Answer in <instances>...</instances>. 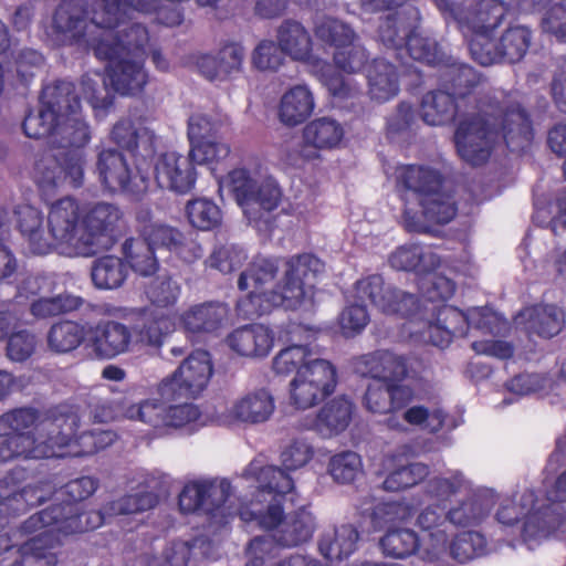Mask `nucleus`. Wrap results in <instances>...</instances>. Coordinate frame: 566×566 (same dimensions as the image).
<instances>
[{"instance_id": "nucleus-1", "label": "nucleus", "mask_w": 566, "mask_h": 566, "mask_svg": "<svg viewBox=\"0 0 566 566\" xmlns=\"http://www.w3.org/2000/svg\"><path fill=\"white\" fill-rule=\"evenodd\" d=\"M401 181L406 188L402 224L407 231L427 233L428 223L444 224L454 218L455 203L442 189L437 170L411 166L402 172Z\"/></svg>"}, {"instance_id": "nucleus-2", "label": "nucleus", "mask_w": 566, "mask_h": 566, "mask_svg": "<svg viewBox=\"0 0 566 566\" xmlns=\"http://www.w3.org/2000/svg\"><path fill=\"white\" fill-rule=\"evenodd\" d=\"M281 503L268 504L265 509L251 502L250 507L240 511L244 522H256L261 527L273 530V541L282 547H296L308 542L315 530V518L305 507L283 516Z\"/></svg>"}, {"instance_id": "nucleus-3", "label": "nucleus", "mask_w": 566, "mask_h": 566, "mask_svg": "<svg viewBox=\"0 0 566 566\" xmlns=\"http://www.w3.org/2000/svg\"><path fill=\"white\" fill-rule=\"evenodd\" d=\"M227 186L249 223L260 228L271 221V212L281 199V190L273 180H260L256 172L235 168L228 174Z\"/></svg>"}, {"instance_id": "nucleus-4", "label": "nucleus", "mask_w": 566, "mask_h": 566, "mask_svg": "<svg viewBox=\"0 0 566 566\" xmlns=\"http://www.w3.org/2000/svg\"><path fill=\"white\" fill-rule=\"evenodd\" d=\"M496 118L489 112L488 105L481 102L478 112L460 119L453 135L459 157L472 167L488 163L495 144L500 139Z\"/></svg>"}, {"instance_id": "nucleus-5", "label": "nucleus", "mask_w": 566, "mask_h": 566, "mask_svg": "<svg viewBox=\"0 0 566 566\" xmlns=\"http://www.w3.org/2000/svg\"><path fill=\"white\" fill-rule=\"evenodd\" d=\"M279 270L280 260L274 258L259 255L248 264L238 279L239 290L249 291L248 297L238 303L240 311L248 316H261L276 306L268 293L280 291L275 282Z\"/></svg>"}, {"instance_id": "nucleus-6", "label": "nucleus", "mask_w": 566, "mask_h": 566, "mask_svg": "<svg viewBox=\"0 0 566 566\" xmlns=\"http://www.w3.org/2000/svg\"><path fill=\"white\" fill-rule=\"evenodd\" d=\"M324 263L313 254L304 253L285 262L280 291L268 293L270 301L286 310L297 308L313 289L316 277L324 272Z\"/></svg>"}, {"instance_id": "nucleus-7", "label": "nucleus", "mask_w": 566, "mask_h": 566, "mask_svg": "<svg viewBox=\"0 0 566 566\" xmlns=\"http://www.w3.org/2000/svg\"><path fill=\"white\" fill-rule=\"evenodd\" d=\"M213 369L206 350L191 353L169 377L157 386V392L165 401L193 399L207 387Z\"/></svg>"}, {"instance_id": "nucleus-8", "label": "nucleus", "mask_w": 566, "mask_h": 566, "mask_svg": "<svg viewBox=\"0 0 566 566\" xmlns=\"http://www.w3.org/2000/svg\"><path fill=\"white\" fill-rule=\"evenodd\" d=\"M489 112L496 118L500 138L512 153L526 149L533 138L532 122L521 95L511 93L488 102Z\"/></svg>"}, {"instance_id": "nucleus-9", "label": "nucleus", "mask_w": 566, "mask_h": 566, "mask_svg": "<svg viewBox=\"0 0 566 566\" xmlns=\"http://www.w3.org/2000/svg\"><path fill=\"white\" fill-rule=\"evenodd\" d=\"M83 223L85 232L77 238L76 253L95 255L114 244L123 223V212L114 203L97 202L86 212Z\"/></svg>"}, {"instance_id": "nucleus-10", "label": "nucleus", "mask_w": 566, "mask_h": 566, "mask_svg": "<svg viewBox=\"0 0 566 566\" xmlns=\"http://www.w3.org/2000/svg\"><path fill=\"white\" fill-rule=\"evenodd\" d=\"M336 384V369L328 360L311 359L290 384L291 401L298 409L311 408L332 395Z\"/></svg>"}, {"instance_id": "nucleus-11", "label": "nucleus", "mask_w": 566, "mask_h": 566, "mask_svg": "<svg viewBox=\"0 0 566 566\" xmlns=\"http://www.w3.org/2000/svg\"><path fill=\"white\" fill-rule=\"evenodd\" d=\"M80 423L76 411L66 405L50 409L39 424L38 437L29 454L32 458H51L55 455L54 448H63L71 443Z\"/></svg>"}, {"instance_id": "nucleus-12", "label": "nucleus", "mask_w": 566, "mask_h": 566, "mask_svg": "<svg viewBox=\"0 0 566 566\" xmlns=\"http://www.w3.org/2000/svg\"><path fill=\"white\" fill-rule=\"evenodd\" d=\"M353 368L361 377H369L388 385L419 379L415 360L388 349H378L355 358Z\"/></svg>"}, {"instance_id": "nucleus-13", "label": "nucleus", "mask_w": 566, "mask_h": 566, "mask_svg": "<svg viewBox=\"0 0 566 566\" xmlns=\"http://www.w3.org/2000/svg\"><path fill=\"white\" fill-rule=\"evenodd\" d=\"M231 485L227 480H213L187 484L179 494L180 510L187 513L202 512L212 517L224 518L238 514L240 507L232 512L226 503L230 496ZM247 506H244L245 509Z\"/></svg>"}, {"instance_id": "nucleus-14", "label": "nucleus", "mask_w": 566, "mask_h": 566, "mask_svg": "<svg viewBox=\"0 0 566 566\" xmlns=\"http://www.w3.org/2000/svg\"><path fill=\"white\" fill-rule=\"evenodd\" d=\"M125 416L132 420H139L154 429H178L196 421L200 411L192 403L167 406L156 399H147L137 405L129 406Z\"/></svg>"}, {"instance_id": "nucleus-15", "label": "nucleus", "mask_w": 566, "mask_h": 566, "mask_svg": "<svg viewBox=\"0 0 566 566\" xmlns=\"http://www.w3.org/2000/svg\"><path fill=\"white\" fill-rule=\"evenodd\" d=\"M96 171L102 184L112 191L140 195L146 191V179L134 174L123 153L114 148L97 154Z\"/></svg>"}, {"instance_id": "nucleus-16", "label": "nucleus", "mask_w": 566, "mask_h": 566, "mask_svg": "<svg viewBox=\"0 0 566 566\" xmlns=\"http://www.w3.org/2000/svg\"><path fill=\"white\" fill-rule=\"evenodd\" d=\"M343 137L342 126L332 118L322 117L308 123L303 129V142L294 145L289 151L293 165L300 160H312L318 157L319 149L335 147Z\"/></svg>"}, {"instance_id": "nucleus-17", "label": "nucleus", "mask_w": 566, "mask_h": 566, "mask_svg": "<svg viewBox=\"0 0 566 566\" xmlns=\"http://www.w3.org/2000/svg\"><path fill=\"white\" fill-rule=\"evenodd\" d=\"M149 41L148 31L138 22L124 24L111 38L101 39L94 46L96 57L115 61L116 57L127 56L138 59L145 54V46Z\"/></svg>"}, {"instance_id": "nucleus-18", "label": "nucleus", "mask_w": 566, "mask_h": 566, "mask_svg": "<svg viewBox=\"0 0 566 566\" xmlns=\"http://www.w3.org/2000/svg\"><path fill=\"white\" fill-rule=\"evenodd\" d=\"M155 179L160 188L177 193L189 192L196 184L197 171L189 156L176 151H167L158 156L155 167Z\"/></svg>"}, {"instance_id": "nucleus-19", "label": "nucleus", "mask_w": 566, "mask_h": 566, "mask_svg": "<svg viewBox=\"0 0 566 566\" xmlns=\"http://www.w3.org/2000/svg\"><path fill=\"white\" fill-rule=\"evenodd\" d=\"M134 316L132 334L138 344L151 349L158 350L165 338L174 331L170 316L156 306L138 308Z\"/></svg>"}, {"instance_id": "nucleus-20", "label": "nucleus", "mask_w": 566, "mask_h": 566, "mask_svg": "<svg viewBox=\"0 0 566 566\" xmlns=\"http://www.w3.org/2000/svg\"><path fill=\"white\" fill-rule=\"evenodd\" d=\"M516 327L524 329L528 335L542 338L556 336L564 326V313L555 305L538 304L523 308L514 317Z\"/></svg>"}, {"instance_id": "nucleus-21", "label": "nucleus", "mask_w": 566, "mask_h": 566, "mask_svg": "<svg viewBox=\"0 0 566 566\" xmlns=\"http://www.w3.org/2000/svg\"><path fill=\"white\" fill-rule=\"evenodd\" d=\"M418 11L407 9L389 13L380 20L378 39L387 49L396 52L397 59H402V52L412 31L417 28Z\"/></svg>"}, {"instance_id": "nucleus-22", "label": "nucleus", "mask_w": 566, "mask_h": 566, "mask_svg": "<svg viewBox=\"0 0 566 566\" xmlns=\"http://www.w3.org/2000/svg\"><path fill=\"white\" fill-rule=\"evenodd\" d=\"M85 11L75 0H63L54 11L51 35L59 44H72L84 36Z\"/></svg>"}, {"instance_id": "nucleus-23", "label": "nucleus", "mask_w": 566, "mask_h": 566, "mask_svg": "<svg viewBox=\"0 0 566 566\" xmlns=\"http://www.w3.org/2000/svg\"><path fill=\"white\" fill-rule=\"evenodd\" d=\"M274 410L273 395L261 388L235 400L229 409V416L241 423L261 424L270 420Z\"/></svg>"}, {"instance_id": "nucleus-24", "label": "nucleus", "mask_w": 566, "mask_h": 566, "mask_svg": "<svg viewBox=\"0 0 566 566\" xmlns=\"http://www.w3.org/2000/svg\"><path fill=\"white\" fill-rule=\"evenodd\" d=\"M469 311L463 313L451 305L439 307L436 321L428 325V340L438 347H447L453 337H463L468 331Z\"/></svg>"}, {"instance_id": "nucleus-25", "label": "nucleus", "mask_w": 566, "mask_h": 566, "mask_svg": "<svg viewBox=\"0 0 566 566\" xmlns=\"http://www.w3.org/2000/svg\"><path fill=\"white\" fill-rule=\"evenodd\" d=\"M80 221V209L72 198H63L56 201L48 216L49 231L60 245L67 244L76 250L75 238Z\"/></svg>"}, {"instance_id": "nucleus-26", "label": "nucleus", "mask_w": 566, "mask_h": 566, "mask_svg": "<svg viewBox=\"0 0 566 566\" xmlns=\"http://www.w3.org/2000/svg\"><path fill=\"white\" fill-rule=\"evenodd\" d=\"M130 342L132 331L114 321L98 324L90 338L92 349L98 358H113L127 352Z\"/></svg>"}, {"instance_id": "nucleus-27", "label": "nucleus", "mask_w": 566, "mask_h": 566, "mask_svg": "<svg viewBox=\"0 0 566 566\" xmlns=\"http://www.w3.org/2000/svg\"><path fill=\"white\" fill-rule=\"evenodd\" d=\"M229 347L241 356L265 357L272 346L273 336L263 325L250 324L234 329L227 337Z\"/></svg>"}, {"instance_id": "nucleus-28", "label": "nucleus", "mask_w": 566, "mask_h": 566, "mask_svg": "<svg viewBox=\"0 0 566 566\" xmlns=\"http://www.w3.org/2000/svg\"><path fill=\"white\" fill-rule=\"evenodd\" d=\"M108 62V76L114 91L122 95H135L143 91L147 74L138 59L122 56Z\"/></svg>"}, {"instance_id": "nucleus-29", "label": "nucleus", "mask_w": 566, "mask_h": 566, "mask_svg": "<svg viewBox=\"0 0 566 566\" xmlns=\"http://www.w3.org/2000/svg\"><path fill=\"white\" fill-rule=\"evenodd\" d=\"M137 221L139 223V237L153 249H166L175 252L184 247L185 234L175 227L151 221V214L148 209H142L137 212Z\"/></svg>"}, {"instance_id": "nucleus-30", "label": "nucleus", "mask_w": 566, "mask_h": 566, "mask_svg": "<svg viewBox=\"0 0 566 566\" xmlns=\"http://www.w3.org/2000/svg\"><path fill=\"white\" fill-rule=\"evenodd\" d=\"M229 308L221 302H205L187 310L181 322L186 331L199 333H212L220 328L228 318Z\"/></svg>"}, {"instance_id": "nucleus-31", "label": "nucleus", "mask_w": 566, "mask_h": 566, "mask_svg": "<svg viewBox=\"0 0 566 566\" xmlns=\"http://www.w3.org/2000/svg\"><path fill=\"white\" fill-rule=\"evenodd\" d=\"M563 507L559 503H552L526 515L522 537L527 544L548 537L553 532L562 530Z\"/></svg>"}, {"instance_id": "nucleus-32", "label": "nucleus", "mask_w": 566, "mask_h": 566, "mask_svg": "<svg viewBox=\"0 0 566 566\" xmlns=\"http://www.w3.org/2000/svg\"><path fill=\"white\" fill-rule=\"evenodd\" d=\"M354 406L344 396L336 397L324 405L314 421V429L324 438L343 432L352 421Z\"/></svg>"}, {"instance_id": "nucleus-33", "label": "nucleus", "mask_w": 566, "mask_h": 566, "mask_svg": "<svg viewBox=\"0 0 566 566\" xmlns=\"http://www.w3.org/2000/svg\"><path fill=\"white\" fill-rule=\"evenodd\" d=\"M368 94L371 99L384 103L399 92L396 66L386 59H375L367 67Z\"/></svg>"}, {"instance_id": "nucleus-34", "label": "nucleus", "mask_w": 566, "mask_h": 566, "mask_svg": "<svg viewBox=\"0 0 566 566\" xmlns=\"http://www.w3.org/2000/svg\"><path fill=\"white\" fill-rule=\"evenodd\" d=\"M461 112L460 102L443 87L428 92L421 102V117L432 126L444 125Z\"/></svg>"}, {"instance_id": "nucleus-35", "label": "nucleus", "mask_w": 566, "mask_h": 566, "mask_svg": "<svg viewBox=\"0 0 566 566\" xmlns=\"http://www.w3.org/2000/svg\"><path fill=\"white\" fill-rule=\"evenodd\" d=\"M480 82L481 74L464 63L452 62L440 72V86L459 102L470 98Z\"/></svg>"}, {"instance_id": "nucleus-36", "label": "nucleus", "mask_w": 566, "mask_h": 566, "mask_svg": "<svg viewBox=\"0 0 566 566\" xmlns=\"http://www.w3.org/2000/svg\"><path fill=\"white\" fill-rule=\"evenodd\" d=\"M129 266L115 255H104L92 262L90 276L95 289L113 291L122 287L127 280Z\"/></svg>"}, {"instance_id": "nucleus-37", "label": "nucleus", "mask_w": 566, "mask_h": 566, "mask_svg": "<svg viewBox=\"0 0 566 566\" xmlns=\"http://www.w3.org/2000/svg\"><path fill=\"white\" fill-rule=\"evenodd\" d=\"M358 538L359 534L354 525L342 524L322 535L318 548L328 560L339 562L356 549Z\"/></svg>"}, {"instance_id": "nucleus-38", "label": "nucleus", "mask_w": 566, "mask_h": 566, "mask_svg": "<svg viewBox=\"0 0 566 566\" xmlns=\"http://www.w3.org/2000/svg\"><path fill=\"white\" fill-rule=\"evenodd\" d=\"M285 471L275 465H265L260 469L258 473L259 491L256 504L264 501L268 504L277 502L283 505L285 495L294 488L292 478ZM259 507L262 506L259 505Z\"/></svg>"}, {"instance_id": "nucleus-39", "label": "nucleus", "mask_w": 566, "mask_h": 566, "mask_svg": "<svg viewBox=\"0 0 566 566\" xmlns=\"http://www.w3.org/2000/svg\"><path fill=\"white\" fill-rule=\"evenodd\" d=\"M389 263L396 270L427 274L439 265L440 258L420 245L409 244L402 245L392 252L389 256Z\"/></svg>"}, {"instance_id": "nucleus-40", "label": "nucleus", "mask_w": 566, "mask_h": 566, "mask_svg": "<svg viewBox=\"0 0 566 566\" xmlns=\"http://www.w3.org/2000/svg\"><path fill=\"white\" fill-rule=\"evenodd\" d=\"M314 109V98L305 85H296L283 94L280 103V119L289 126L303 123Z\"/></svg>"}, {"instance_id": "nucleus-41", "label": "nucleus", "mask_w": 566, "mask_h": 566, "mask_svg": "<svg viewBox=\"0 0 566 566\" xmlns=\"http://www.w3.org/2000/svg\"><path fill=\"white\" fill-rule=\"evenodd\" d=\"M277 44L284 54L293 60H306L312 51V39L297 21L284 20L276 32Z\"/></svg>"}, {"instance_id": "nucleus-42", "label": "nucleus", "mask_w": 566, "mask_h": 566, "mask_svg": "<svg viewBox=\"0 0 566 566\" xmlns=\"http://www.w3.org/2000/svg\"><path fill=\"white\" fill-rule=\"evenodd\" d=\"M91 139L88 125L77 115L62 118L52 134V148L56 150L78 149Z\"/></svg>"}, {"instance_id": "nucleus-43", "label": "nucleus", "mask_w": 566, "mask_h": 566, "mask_svg": "<svg viewBox=\"0 0 566 566\" xmlns=\"http://www.w3.org/2000/svg\"><path fill=\"white\" fill-rule=\"evenodd\" d=\"M40 99L46 107L52 108L60 119L75 115L81 109V102L75 94L74 85L67 81H56L46 85Z\"/></svg>"}, {"instance_id": "nucleus-44", "label": "nucleus", "mask_w": 566, "mask_h": 566, "mask_svg": "<svg viewBox=\"0 0 566 566\" xmlns=\"http://www.w3.org/2000/svg\"><path fill=\"white\" fill-rule=\"evenodd\" d=\"M123 253L130 269L140 276H153L159 271L155 249L140 237L126 239L123 243Z\"/></svg>"}, {"instance_id": "nucleus-45", "label": "nucleus", "mask_w": 566, "mask_h": 566, "mask_svg": "<svg viewBox=\"0 0 566 566\" xmlns=\"http://www.w3.org/2000/svg\"><path fill=\"white\" fill-rule=\"evenodd\" d=\"M85 337L84 326L63 321L55 323L48 332L46 342L49 348L57 354H66L76 349Z\"/></svg>"}, {"instance_id": "nucleus-46", "label": "nucleus", "mask_w": 566, "mask_h": 566, "mask_svg": "<svg viewBox=\"0 0 566 566\" xmlns=\"http://www.w3.org/2000/svg\"><path fill=\"white\" fill-rule=\"evenodd\" d=\"M91 22L99 29L112 31L125 24L127 8L122 0H94L90 9Z\"/></svg>"}, {"instance_id": "nucleus-47", "label": "nucleus", "mask_w": 566, "mask_h": 566, "mask_svg": "<svg viewBox=\"0 0 566 566\" xmlns=\"http://www.w3.org/2000/svg\"><path fill=\"white\" fill-rule=\"evenodd\" d=\"M429 473V467L421 462L397 463L384 480L382 488L389 492L402 491L419 484Z\"/></svg>"}, {"instance_id": "nucleus-48", "label": "nucleus", "mask_w": 566, "mask_h": 566, "mask_svg": "<svg viewBox=\"0 0 566 566\" xmlns=\"http://www.w3.org/2000/svg\"><path fill=\"white\" fill-rule=\"evenodd\" d=\"M499 41L502 63L514 64L527 53L532 42V31L524 25L510 27Z\"/></svg>"}, {"instance_id": "nucleus-49", "label": "nucleus", "mask_w": 566, "mask_h": 566, "mask_svg": "<svg viewBox=\"0 0 566 566\" xmlns=\"http://www.w3.org/2000/svg\"><path fill=\"white\" fill-rule=\"evenodd\" d=\"M34 177L39 186L50 191L65 182L60 150L50 149L43 151L34 164Z\"/></svg>"}, {"instance_id": "nucleus-50", "label": "nucleus", "mask_w": 566, "mask_h": 566, "mask_svg": "<svg viewBox=\"0 0 566 566\" xmlns=\"http://www.w3.org/2000/svg\"><path fill=\"white\" fill-rule=\"evenodd\" d=\"M473 17L467 22H457L460 25L472 27L475 31L492 32L499 28L506 17L507 8L499 0H481L472 6Z\"/></svg>"}, {"instance_id": "nucleus-51", "label": "nucleus", "mask_w": 566, "mask_h": 566, "mask_svg": "<svg viewBox=\"0 0 566 566\" xmlns=\"http://www.w3.org/2000/svg\"><path fill=\"white\" fill-rule=\"evenodd\" d=\"M186 213L189 223L201 231L214 230L222 223L220 208L207 198L189 200L186 205Z\"/></svg>"}, {"instance_id": "nucleus-52", "label": "nucleus", "mask_w": 566, "mask_h": 566, "mask_svg": "<svg viewBox=\"0 0 566 566\" xmlns=\"http://www.w3.org/2000/svg\"><path fill=\"white\" fill-rule=\"evenodd\" d=\"M83 303L84 300L80 296L62 293L52 297H41L32 302L30 312L38 318H49L76 311Z\"/></svg>"}, {"instance_id": "nucleus-53", "label": "nucleus", "mask_w": 566, "mask_h": 566, "mask_svg": "<svg viewBox=\"0 0 566 566\" xmlns=\"http://www.w3.org/2000/svg\"><path fill=\"white\" fill-rule=\"evenodd\" d=\"M380 547L387 556L405 558L419 548V538L410 528H392L381 537Z\"/></svg>"}, {"instance_id": "nucleus-54", "label": "nucleus", "mask_w": 566, "mask_h": 566, "mask_svg": "<svg viewBox=\"0 0 566 566\" xmlns=\"http://www.w3.org/2000/svg\"><path fill=\"white\" fill-rule=\"evenodd\" d=\"M450 556L459 563L484 556L488 553V543L483 534L468 531L455 536L449 545Z\"/></svg>"}, {"instance_id": "nucleus-55", "label": "nucleus", "mask_w": 566, "mask_h": 566, "mask_svg": "<svg viewBox=\"0 0 566 566\" xmlns=\"http://www.w3.org/2000/svg\"><path fill=\"white\" fill-rule=\"evenodd\" d=\"M61 119L52 108L46 107L40 99V105L35 112H30L22 123L24 134L34 139L42 137H50L52 142V134Z\"/></svg>"}, {"instance_id": "nucleus-56", "label": "nucleus", "mask_w": 566, "mask_h": 566, "mask_svg": "<svg viewBox=\"0 0 566 566\" xmlns=\"http://www.w3.org/2000/svg\"><path fill=\"white\" fill-rule=\"evenodd\" d=\"M158 503V497L153 492H138L126 494L105 505V513L108 517L118 515L139 514L154 509Z\"/></svg>"}, {"instance_id": "nucleus-57", "label": "nucleus", "mask_w": 566, "mask_h": 566, "mask_svg": "<svg viewBox=\"0 0 566 566\" xmlns=\"http://www.w3.org/2000/svg\"><path fill=\"white\" fill-rule=\"evenodd\" d=\"M472 59L482 66L501 64L500 41L491 36V32L474 31L469 41Z\"/></svg>"}, {"instance_id": "nucleus-58", "label": "nucleus", "mask_w": 566, "mask_h": 566, "mask_svg": "<svg viewBox=\"0 0 566 566\" xmlns=\"http://www.w3.org/2000/svg\"><path fill=\"white\" fill-rule=\"evenodd\" d=\"M314 33L318 40L337 48L352 44L355 36L353 29L348 24L331 17L318 19Z\"/></svg>"}, {"instance_id": "nucleus-59", "label": "nucleus", "mask_w": 566, "mask_h": 566, "mask_svg": "<svg viewBox=\"0 0 566 566\" xmlns=\"http://www.w3.org/2000/svg\"><path fill=\"white\" fill-rule=\"evenodd\" d=\"M381 296L384 306H376L384 313L411 316L418 312L419 302L415 294L403 292L390 284H385Z\"/></svg>"}, {"instance_id": "nucleus-60", "label": "nucleus", "mask_w": 566, "mask_h": 566, "mask_svg": "<svg viewBox=\"0 0 566 566\" xmlns=\"http://www.w3.org/2000/svg\"><path fill=\"white\" fill-rule=\"evenodd\" d=\"M328 472L338 483H352L363 472L360 457L354 451L337 453L329 460Z\"/></svg>"}, {"instance_id": "nucleus-61", "label": "nucleus", "mask_w": 566, "mask_h": 566, "mask_svg": "<svg viewBox=\"0 0 566 566\" xmlns=\"http://www.w3.org/2000/svg\"><path fill=\"white\" fill-rule=\"evenodd\" d=\"M39 411L35 408L22 407L15 408L0 416V432L12 436H21L25 439L23 432L33 427L39 420ZM29 440V437H27Z\"/></svg>"}, {"instance_id": "nucleus-62", "label": "nucleus", "mask_w": 566, "mask_h": 566, "mask_svg": "<svg viewBox=\"0 0 566 566\" xmlns=\"http://www.w3.org/2000/svg\"><path fill=\"white\" fill-rule=\"evenodd\" d=\"M145 293L153 304L166 307L177 301L179 286L167 272H164L148 283Z\"/></svg>"}, {"instance_id": "nucleus-63", "label": "nucleus", "mask_w": 566, "mask_h": 566, "mask_svg": "<svg viewBox=\"0 0 566 566\" xmlns=\"http://www.w3.org/2000/svg\"><path fill=\"white\" fill-rule=\"evenodd\" d=\"M314 359L306 346L293 345L282 349L273 359V370L277 375L298 374L308 360Z\"/></svg>"}, {"instance_id": "nucleus-64", "label": "nucleus", "mask_w": 566, "mask_h": 566, "mask_svg": "<svg viewBox=\"0 0 566 566\" xmlns=\"http://www.w3.org/2000/svg\"><path fill=\"white\" fill-rule=\"evenodd\" d=\"M403 52H407L413 60L427 64H439L442 62V53L438 43L430 38L416 34L415 31H412L407 41Z\"/></svg>"}]
</instances>
